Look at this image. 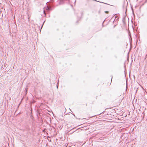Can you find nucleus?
Returning a JSON list of instances; mask_svg holds the SVG:
<instances>
[{"label":"nucleus","mask_w":147,"mask_h":147,"mask_svg":"<svg viewBox=\"0 0 147 147\" xmlns=\"http://www.w3.org/2000/svg\"><path fill=\"white\" fill-rule=\"evenodd\" d=\"M26 92H27V89L26 88Z\"/></svg>","instance_id":"5"},{"label":"nucleus","mask_w":147,"mask_h":147,"mask_svg":"<svg viewBox=\"0 0 147 147\" xmlns=\"http://www.w3.org/2000/svg\"><path fill=\"white\" fill-rule=\"evenodd\" d=\"M63 0H60V4H61L63 3Z\"/></svg>","instance_id":"1"},{"label":"nucleus","mask_w":147,"mask_h":147,"mask_svg":"<svg viewBox=\"0 0 147 147\" xmlns=\"http://www.w3.org/2000/svg\"><path fill=\"white\" fill-rule=\"evenodd\" d=\"M43 12H44V13L45 15V16L46 15V13L45 12V11L44 10V11H43Z\"/></svg>","instance_id":"3"},{"label":"nucleus","mask_w":147,"mask_h":147,"mask_svg":"<svg viewBox=\"0 0 147 147\" xmlns=\"http://www.w3.org/2000/svg\"><path fill=\"white\" fill-rule=\"evenodd\" d=\"M112 77L111 78V80H112ZM112 81V80H111V81Z\"/></svg>","instance_id":"6"},{"label":"nucleus","mask_w":147,"mask_h":147,"mask_svg":"<svg viewBox=\"0 0 147 147\" xmlns=\"http://www.w3.org/2000/svg\"><path fill=\"white\" fill-rule=\"evenodd\" d=\"M105 12L106 13H109V11H105Z\"/></svg>","instance_id":"2"},{"label":"nucleus","mask_w":147,"mask_h":147,"mask_svg":"<svg viewBox=\"0 0 147 147\" xmlns=\"http://www.w3.org/2000/svg\"><path fill=\"white\" fill-rule=\"evenodd\" d=\"M147 2V0H146V1H145V3H146Z\"/></svg>","instance_id":"4"},{"label":"nucleus","mask_w":147,"mask_h":147,"mask_svg":"<svg viewBox=\"0 0 147 147\" xmlns=\"http://www.w3.org/2000/svg\"><path fill=\"white\" fill-rule=\"evenodd\" d=\"M87 104H86V106H87Z\"/></svg>","instance_id":"7"}]
</instances>
